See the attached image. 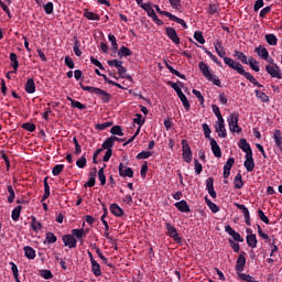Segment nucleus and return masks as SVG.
Masks as SVG:
<instances>
[{
	"label": "nucleus",
	"mask_w": 282,
	"mask_h": 282,
	"mask_svg": "<svg viewBox=\"0 0 282 282\" xmlns=\"http://www.w3.org/2000/svg\"><path fill=\"white\" fill-rule=\"evenodd\" d=\"M224 63H225V65H227V67H230V69H234L235 72L240 74V76H243L247 80H249V83H251V85H254L256 87H263V85H261L257 80V78H254L252 76V74H250L249 72H246V69H243V65H241V63L236 62L235 59H232L230 57H225Z\"/></svg>",
	"instance_id": "nucleus-1"
},
{
	"label": "nucleus",
	"mask_w": 282,
	"mask_h": 282,
	"mask_svg": "<svg viewBox=\"0 0 282 282\" xmlns=\"http://www.w3.org/2000/svg\"><path fill=\"white\" fill-rule=\"evenodd\" d=\"M80 89L83 91H88L89 94H95L100 100L105 104L111 102V94L107 93L106 90H102L101 88L94 87V86H85L83 83H79Z\"/></svg>",
	"instance_id": "nucleus-2"
},
{
	"label": "nucleus",
	"mask_w": 282,
	"mask_h": 282,
	"mask_svg": "<svg viewBox=\"0 0 282 282\" xmlns=\"http://www.w3.org/2000/svg\"><path fill=\"white\" fill-rule=\"evenodd\" d=\"M153 8L158 12V14H161L162 17H167L170 21H174L175 23H178V25H182L184 30H188V24H186V21L182 20V18H177V15H173V13L169 11H162V9H160V6L158 4H153Z\"/></svg>",
	"instance_id": "nucleus-3"
},
{
	"label": "nucleus",
	"mask_w": 282,
	"mask_h": 282,
	"mask_svg": "<svg viewBox=\"0 0 282 282\" xmlns=\"http://www.w3.org/2000/svg\"><path fill=\"white\" fill-rule=\"evenodd\" d=\"M182 151H183V160L187 164H191L193 162V151L191 150V145H188V141L186 139H183L182 142Z\"/></svg>",
	"instance_id": "nucleus-4"
},
{
	"label": "nucleus",
	"mask_w": 282,
	"mask_h": 282,
	"mask_svg": "<svg viewBox=\"0 0 282 282\" xmlns=\"http://www.w3.org/2000/svg\"><path fill=\"white\" fill-rule=\"evenodd\" d=\"M265 72L269 74V76H271V78H276L278 80L282 79L281 67L276 64L267 65Z\"/></svg>",
	"instance_id": "nucleus-5"
},
{
	"label": "nucleus",
	"mask_w": 282,
	"mask_h": 282,
	"mask_svg": "<svg viewBox=\"0 0 282 282\" xmlns=\"http://www.w3.org/2000/svg\"><path fill=\"white\" fill-rule=\"evenodd\" d=\"M165 229L167 230L169 237H171L176 243H182V237L177 232V229L171 225V223H165Z\"/></svg>",
	"instance_id": "nucleus-6"
},
{
	"label": "nucleus",
	"mask_w": 282,
	"mask_h": 282,
	"mask_svg": "<svg viewBox=\"0 0 282 282\" xmlns=\"http://www.w3.org/2000/svg\"><path fill=\"white\" fill-rule=\"evenodd\" d=\"M62 241L64 243V246H66L67 248H76L77 243H78V240H76V238H74L73 235L70 234H67V235H64L62 237Z\"/></svg>",
	"instance_id": "nucleus-7"
},
{
	"label": "nucleus",
	"mask_w": 282,
	"mask_h": 282,
	"mask_svg": "<svg viewBox=\"0 0 282 282\" xmlns=\"http://www.w3.org/2000/svg\"><path fill=\"white\" fill-rule=\"evenodd\" d=\"M166 36L174 43L175 45H180V36H177V31L174 28L166 26L165 28Z\"/></svg>",
	"instance_id": "nucleus-8"
},
{
	"label": "nucleus",
	"mask_w": 282,
	"mask_h": 282,
	"mask_svg": "<svg viewBox=\"0 0 282 282\" xmlns=\"http://www.w3.org/2000/svg\"><path fill=\"white\" fill-rule=\"evenodd\" d=\"M243 166L247 173H252V171H254V158L252 156V154L245 155Z\"/></svg>",
	"instance_id": "nucleus-9"
},
{
	"label": "nucleus",
	"mask_w": 282,
	"mask_h": 282,
	"mask_svg": "<svg viewBox=\"0 0 282 282\" xmlns=\"http://www.w3.org/2000/svg\"><path fill=\"white\" fill-rule=\"evenodd\" d=\"M225 232H228L230 237H232L234 241H239L243 243V237L239 232H237L230 225L225 226Z\"/></svg>",
	"instance_id": "nucleus-10"
},
{
	"label": "nucleus",
	"mask_w": 282,
	"mask_h": 282,
	"mask_svg": "<svg viewBox=\"0 0 282 282\" xmlns=\"http://www.w3.org/2000/svg\"><path fill=\"white\" fill-rule=\"evenodd\" d=\"M235 206H236V208H238V210H241V213L243 214L245 224H247V226H251L250 210L248 209V207H246V205H241L239 203H235Z\"/></svg>",
	"instance_id": "nucleus-11"
},
{
	"label": "nucleus",
	"mask_w": 282,
	"mask_h": 282,
	"mask_svg": "<svg viewBox=\"0 0 282 282\" xmlns=\"http://www.w3.org/2000/svg\"><path fill=\"white\" fill-rule=\"evenodd\" d=\"M198 69L202 72L203 76H205L207 80H210L213 74H210V67L208 66V64L199 62Z\"/></svg>",
	"instance_id": "nucleus-12"
},
{
	"label": "nucleus",
	"mask_w": 282,
	"mask_h": 282,
	"mask_svg": "<svg viewBox=\"0 0 282 282\" xmlns=\"http://www.w3.org/2000/svg\"><path fill=\"white\" fill-rule=\"evenodd\" d=\"M120 177H133V169L124 166L122 163L119 164Z\"/></svg>",
	"instance_id": "nucleus-13"
},
{
	"label": "nucleus",
	"mask_w": 282,
	"mask_h": 282,
	"mask_svg": "<svg viewBox=\"0 0 282 282\" xmlns=\"http://www.w3.org/2000/svg\"><path fill=\"white\" fill-rule=\"evenodd\" d=\"M72 236L74 238H76L78 241H80L83 243V239H85V237H87V230H85V228H80V229H72L70 231Z\"/></svg>",
	"instance_id": "nucleus-14"
},
{
	"label": "nucleus",
	"mask_w": 282,
	"mask_h": 282,
	"mask_svg": "<svg viewBox=\"0 0 282 282\" xmlns=\"http://www.w3.org/2000/svg\"><path fill=\"white\" fill-rule=\"evenodd\" d=\"M238 147L241 149V151H243V153H246V155L252 154V148L250 147V143H248V140L240 139Z\"/></svg>",
	"instance_id": "nucleus-15"
},
{
	"label": "nucleus",
	"mask_w": 282,
	"mask_h": 282,
	"mask_svg": "<svg viewBox=\"0 0 282 282\" xmlns=\"http://www.w3.org/2000/svg\"><path fill=\"white\" fill-rule=\"evenodd\" d=\"M210 147H212V153L215 155V158L220 159L221 158V148L217 143V140L210 139Z\"/></svg>",
	"instance_id": "nucleus-16"
},
{
	"label": "nucleus",
	"mask_w": 282,
	"mask_h": 282,
	"mask_svg": "<svg viewBox=\"0 0 282 282\" xmlns=\"http://www.w3.org/2000/svg\"><path fill=\"white\" fill-rule=\"evenodd\" d=\"M142 10H144L153 21L158 18V14L155 13V10H153V7L151 6V2L141 4Z\"/></svg>",
	"instance_id": "nucleus-17"
},
{
	"label": "nucleus",
	"mask_w": 282,
	"mask_h": 282,
	"mask_svg": "<svg viewBox=\"0 0 282 282\" xmlns=\"http://www.w3.org/2000/svg\"><path fill=\"white\" fill-rule=\"evenodd\" d=\"M174 206L175 208H177V210H180V213H191V207L188 206V203L184 199L175 203Z\"/></svg>",
	"instance_id": "nucleus-18"
},
{
	"label": "nucleus",
	"mask_w": 282,
	"mask_h": 282,
	"mask_svg": "<svg viewBox=\"0 0 282 282\" xmlns=\"http://www.w3.org/2000/svg\"><path fill=\"white\" fill-rule=\"evenodd\" d=\"M214 46H215V50H216L217 55H218L220 58L225 59V58L228 57V56H226V50H224V46L221 45V42H220V41H216V42L214 43Z\"/></svg>",
	"instance_id": "nucleus-19"
},
{
	"label": "nucleus",
	"mask_w": 282,
	"mask_h": 282,
	"mask_svg": "<svg viewBox=\"0 0 282 282\" xmlns=\"http://www.w3.org/2000/svg\"><path fill=\"white\" fill-rule=\"evenodd\" d=\"M243 268H246V257L240 254L236 262V272H238V274L243 272Z\"/></svg>",
	"instance_id": "nucleus-20"
},
{
	"label": "nucleus",
	"mask_w": 282,
	"mask_h": 282,
	"mask_svg": "<svg viewBox=\"0 0 282 282\" xmlns=\"http://www.w3.org/2000/svg\"><path fill=\"white\" fill-rule=\"evenodd\" d=\"M110 213H112L115 217H122L124 215V210L116 203L110 205Z\"/></svg>",
	"instance_id": "nucleus-21"
},
{
	"label": "nucleus",
	"mask_w": 282,
	"mask_h": 282,
	"mask_svg": "<svg viewBox=\"0 0 282 282\" xmlns=\"http://www.w3.org/2000/svg\"><path fill=\"white\" fill-rule=\"evenodd\" d=\"M256 54H258V56H261V58L263 61H268V58H270V53L268 52V48L262 47V46H258L254 50Z\"/></svg>",
	"instance_id": "nucleus-22"
},
{
	"label": "nucleus",
	"mask_w": 282,
	"mask_h": 282,
	"mask_svg": "<svg viewBox=\"0 0 282 282\" xmlns=\"http://www.w3.org/2000/svg\"><path fill=\"white\" fill-rule=\"evenodd\" d=\"M26 94H34L36 91V84L34 83V78H29L25 84Z\"/></svg>",
	"instance_id": "nucleus-23"
},
{
	"label": "nucleus",
	"mask_w": 282,
	"mask_h": 282,
	"mask_svg": "<svg viewBox=\"0 0 282 282\" xmlns=\"http://www.w3.org/2000/svg\"><path fill=\"white\" fill-rule=\"evenodd\" d=\"M24 251V257H26V259H36V250H34V248L30 247V246H25L23 248Z\"/></svg>",
	"instance_id": "nucleus-24"
},
{
	"label": "nucleus",
	"mask_w": 282,
	"mask_h": 282,
	"mask_svg": "<svg viewBox=\"0 0 282 282\" xmlns=\"http://www.w3.org/2000/svg\"><path fill=\"white\" fill-rule=\"evenodd\" d=\"M234 188L241 189L243 188V176L241 173H238L234 178Z\"/></svg>",
	"instance_id": "nucleus-25"
},
{
	"label": "nucleus",
	"mask_w": 282,
	"mask_h": 282,
	"mask_svg": "<svg viewBox=\"0 0 282 282\" xmlns=\"http://www.w3.org/2000/svg\"><path fill=\"white\" fill-rule=\"evenodd\" d=\"M67 100L70 102V106L74 109H80V111H83V109H87V106L85 104H80V101L74 100L72 97H67Z\"/></svg>",
	"instance_id": "nucleus-26"
},
{
	"label": "nucleus",
	"mask_w": 282,
	"mask_h": 282,
	"mask_svg": "<svg viewBox=\"0 0 282 282\" xmlns=\"http://www.w3.org/2000/svg\"><path fill=\"white\" fill-rule=\"evenodd\" d=\"M105 169H107V164H104V166L100 167L98 171V180L101 186H105V184H107V176H105Z\"/></svg>",
	"instance_id": "nucleus-27"
},
{
	"label": "nucleus",
	"mask_w": 282,
	"mask_h": 282,
	"mask_svg": "<svg viewBox=\"0 0 282 282\" xmlns=\"http://www.w3.org/2000/svg\"><path fill=\"white\" fill-rule=\"evenodd\" d=\"M247 239V246H249V248H257V235H247L246 237Z\"/></svg>",
	"instance_id": "nucleus-28"
},
{
	"label": "nucleus",
	"mask_w": 282,
	"mask_h": 282,
	"mask_svg": "<svg viewBox=\"0 0 282 282\" xmlns=\"http://www.w3.org/2000/svg\"><path fill=\"white\" fill-rule=\"evenodd\" d=\"M7 191L9 193V196H8V203L9 204H13L14 203V199L17 197V194L14 193V187H12L11 184L7 185Z\"/></svg>",
	"instance_id": "nucleus-29"
},
{
	"label": "nucleus",
	"mask_w": 282,
	"mask_h": 282,
	"mask_svg": "<svg viewBox=\"0 0 282 282\" xmlns=\"http://www.w3.org/2000/svg\"><path fill=\"white\" fill-rule=\"evenodd\" d=\"M91 272L95 276H102V271L100 270V263H98V261L91 262Z\"/></svg>",
	"instance_id": "nucleus-30"
},
{
	"label": "nucleus",
	"mask_w": 282,
	"mask_h": 282,
	"mask_svg": "<svg viewBox=\"0 0 282 282\" xmlns=\"http://www.w3.org/2000/svg\"><path fill=\"white\" fill-rule=\"evenodd\" d=\"M108 40L111 43L113 54H116V52H118V40L116 39V35L111 33L108 34Z\"/></svg>",
	"instance_id": "nucleus-31"
},
{
	"label": "nucleus",
	"mask_w": 282,
	"mask_h": 282,
	"mask_svg": "<svg viewBox=\"0 0 282 282\" xmlns=\"http://www.w3.org/2000/svg\"><path fill=\"white\" fill-rule=\"evenodd\" d=\"M84 17L85 19H88V21H100V15L91 11H85Z\"/></svg>",
	"instance_id": "nucleus-32"
},
{
	"label": "nucleus",
	"mask_w": 282,
	"mask_h": 282,
	"mask_svg": "<svg viewBox=\"0 0 282 282\" xmlns=\"http://www.w3.org/2000/svg\"><path fill=\"white\" fill-rule=\"evenodd\" d=\"M118 74H119L120 78H126V80L133 83V77L131 75H126L127 68L124 66L120 67V69L118 70Z\"/></svg>",
	"instance_id": "nucleus-33"
},
{
	"label": "nucleus",
	"mask_w": 282,
	"mask_h": 282,
	"mask_svg": "<svg viewBox=\"0 0 282 282\" xmlns=\"http://www.w3.org/2000/svg\"><path fill=\"white\" fill-rule=\"evenodd\" d=\"M215 131L218 133V138H227L226 126H215Z\"/></svg>",
	"instance_id": "nucleus-34"
},
{
	"label": "nucleus",
	"mask_w": 282,
	"mask_h": 282,
	"mask_svg": "<svg viewBox=\"0 0 282 282\" xmlns=\"http://www.w3.org/2000/svg\"><path fill=\"white\" fill-rule=\"evenodd\" d=\"M256 98L261 100V102H270V97L263 91L254 90Z\"/></svg>",
	"instance_id": "nucleus-35"
},
{
	"label": "nucleus",
	"mask_w": 282,
	"mask_h": 282,
	"mask_svg": "<svg viewBox=\"0 0 282 282\" xmlns=\"http://www.w3.org/2000/svg\"><path fill=\"white\" fill-rule=\"evenodd\" d=\"M22 206H17L13 210H12V214H11V219L13 221H19V217H21V210H22Z\"/></svg>",
	"instance_id": "nucleus-36"
},
{
	"label": "nucleus",
	"mask_w": 282,
	"mask_h": 282,
	"mask_svg": "<svg viewBox=\"0 0 282 282\" xmlns=\"http://www.w3.org/2000/svg\"><path fill=\"white\" fill-rule=\"evenodd\" d=\"M227 122L229 127H232L234 124L239 123V115L236 112H232L229 118L227 119Z\"/></svg>",
	"instance_id": "nucleus-37"
},
{
	"label": "nucleus",
	"mask_w": 282,
	"mask_h": 282,
	"mask_svg": "<svg viewBox=\"0 0 282 282\" xmlns=\"http://www.w3.org/2000/svg\"><path fill=\"white\" fill-rule=\"evenodd\" d=\"M132 55H133V53L127 46H121L119 52H118V56L120 58H122L123 56H132Z\"/></svg>",
	"instance_id": "nucleus-38"
},
{
	"label": "nucleus",
	"mask_w": 282,
	"mask_h": 282,
	"mask_svg": "<svg viewBox=\"0 0 282 282\" xmlns=\"http://www.w3.org/2000/svg\"><path fill=\"white\" fill-rule=\"evenodd\" d=\"M9 58L11 61V67L13 69H19V59L17 53H10Z\"/></svg>",
	"instance_id": "nucleus-39"
},
{
	"label": "nucleus",
	"mask_w": 282,
	"mask_h": 282,
	"mask_svg": "<svg viewBox=\"0 0 282 282\" xmlns=\"http://www.w3.org/2000/svg\"><path fill=\"white\" fill-rule=\"evenodd\" d=\"M248 65L250 66V68L253 72H260L259 62H257V59H254V57H252V56L249 57Z\"/></svg>",
	"instance_id": "nucleus-40"
},
{
	"label": "nucleus",
	"mask_w": 282,
	"mask_h": 282,
	"mask_svg": "<svg viewBox=\"0 0 282 282\" xmlns=\"http://www.w3.org/2000/svg\"><path fill=\"white\" fill-rule=\"evenodd\" d=\"M110 133L112 135H119L120 138H122V135H124V132L122 131V127L121 126H113L110 129Z\"/></svg>",
	"instance_id": "nucleus-41"
},
{
	"label": "nucleus",
	"mask_w": 282,
	"mask_h": 282,
	"mask_svg": "<svg viewBox=\"0 0 282 282\" xmlns=\"http://www.w3.org/2000/svg\"><path fill=\"white\" fill-rule=\"evenodd\" d=\"M203 131H204V135L207 140H215L213 137H210V133H213V131L210 130V127L208 126V123H203Z\"/></svg>",
	"instance_id": "nucleus-42"
},
{
	"label": "nucleus",
	"mask_w": 282,
	"mask_h": 282,
	"mask_svg": "<svg viewBox=\"0 0 282 282\" xmlns=\"http://www.w3.org/2000/svg\"><path fill=\"white\" fill-rule=\"evenodd\" d=\"M109 127H113V121H107L104 123H97L95 126V129H98V131H105V129H109Z\"/></svg>",
	"instance_id": "nucleus-43"
},
{
	"label": "nucleus",
	"mask_w": 282,
	"mask_h": 282,
	"mask_svg": "<svg viewBox=\"0 0 282 282\" xmlns=\"http://www.w3.org/2000/svg\"><path fill=\"white\" fill-rule=\"evenodd\" d=\"M73 50L75 52V56H83V51H80V41L75 37Z\"/></svg>",
	"instance_id": "nucleus-44"
},
{
	"label": "nucleus",
	"mask_w": 282,
	"mask_h": 282,
	"mask_svg": "<svg viewBox=\"0 0 282 282\" xmlns=\"http://www.w3.org/2000/svg\"><path fill=\"white\" fill-rule=\"evenodd\" d=\"M167 69L170 74H173L174 76H177L182 80H186V75L180 73L177 69L173 68V66H167Z\"/></svg>",
	"instance_id": "nucleus-45"
},
{
	"label": "nucleus",
	"mask_w": 282,
	"mask_h": 282,
	"mask_svg": "<svg viewBox=\"0 0 282 282\" xmlns=\"http://www.w3.org/2000/svg\"><path fill=\"white\" fill-rule=\"evenodd\" d=\"M167 69L170 74H173L174 76H177L182 80H186V75L180 73L177 69L173 68V66H167Z\"/></svg>",
	"instance_id": "nucleus-46"
},
{
	"label": "nucleus",
	"mask_w": 282,
	"mask_h": 282,
	"mask_svg": "<svg viewBox=\"0 0 282 282\" xmlns=\"http://www.w3.org/2000/svg\"><path fill=\"white\" fill-rule=\"evenodd\" d=\"M22 129H24L25 131H30V133H34V131H36V124L32 122H25L22 123Z\"/></svg>",
	"instance_id": "nucleus-47"
},
{
	"label": "nucleus",
	"mask_w": 282,
	"mask_h": 282,
	"mask_svg": "<svg viewBox=\"0 0 282 282\" xmlns=\"http://www.w3.org/2000/svg\"><path fill=\"white\" fill-rule=\"evenodd\" d=\"M113 140L111 139V137H109V138H107L105 141H104V143H102V145H101V149H104V150H111V148L113 147Z\"/></svg>",
	"instance_id": "nucleus-48"
},
{
	"label": "nucleus",
	"mask_w": 282,
	"mask_h": 282,
	"mask_svg": "<svg viewBox=\"0 0 282 282\" xmlns=\"http://www.w3.org/2000/svg\"><path fill=\"white\" fill-rule=\"evenodd\" d=\"M40 276H42V279H46V280L54 279V274L52 273L51 270H47V269L41 270Z\"/></svg>",
	"instance_id": "nucleus-49"
},
{
	"label": "nucleus",
	"mask_w": 282,
	"mask_h": 282,
	"mask_svg": "<svg viewBox=\"0 0 282 282\" xmlns=\"http://www.w3.org/2000/svg\"><path fill=\"white\" fill-rule=\"evenodd\" d=\"M265 41L269 45L274 46V45H276L279 40L276 39V35H274V34H267L265 35Z\"/></svg>",
	"instance_id": "nucleus-50"
},
{
	"label": "nucleus",
	"mask_w": 282,
	"mask_h": 282,
	"mask_svg": "<svg viewBox=\"0 0 282 282\" xmlns=\"http://www.w3.org/2000/svg\"><path fill=\"white\" fill-rule=\"evenodd\" d=\"M76 166H78V169H85V166H87V158L85 154L77 159Z\"/></svg>",
	"instance_id": "nucleus-51"
},
{
	"label": "nucleus",
	"mask_w": 282,
	"mask_h": 282,
	"mask_svg": "<svg viewBox=\"0 0 282 282\" xmlns=\"http://www.w3.org/2000/svg\"><path fill=\"white\" fill-rule=\"evenodd\" d=\"M194 39L195 41H197V43H199L200 45H204V43H206V40L204 39V34L199 31H196L194 33Z\"/></svg>",
	"instance_id": "nucleus-52"
},
{
	"label": "nucleus",
	"mask_w": 282,
	"mask_h": 282,
	"mask_svg": "<svg viewBox=\"0 0 282 282\" xmlns=\"http://www.w3.org/2000/svg\"><path fill=\"white\" fill-rule=\"evenodd\" d=\"M273 139H274V143H275L278 147H281V145H282L281 130H275V131H274Z\"/></svg>",
	"instance_id": "nucleus-53"
},
{
	"label": "nucleus",
	"mask_w": 282,
	"mask_h": 282,
	"mask_svg": "<svg viewBox=\"0 0 282 282\" xmlns=\"http://www.w3.org/2000/svg\"><path fill=\"white\" fill-rule=\"evenodd\" d=\"M153 155V152L142 151L137 155V160H149Z\"/></svg>",
	"instance_id": "nucleus-54"
},
{
	"label": "nucleus",
	"mask_w": 282,
	"mask_h": 282,
	"mask_svg": "<svg viewBox=\"0 0 282 282\" xmlns=\"http://www.w3.org/2000/svg\"><path fill=\"white\" fill-rule=\"evenodd\" d=\"M181 102L183 104V107L186 111H191V102L188 101V98L186 95H183V97L180 98Z\"/></svg>",
	"instance_id": "nucleus-55"
},
{
	"label": "nucleus",
	"mask_w": 282,
	"mask_h": 282,
	"mask_svg": "<svg viewBox=\"0 0 282 282\" xmlns=\"http://www.w3.org/2000/svg\"><path fill=\"white\" fill-rule=\"evenodd\" d=\"M238 279H240V281H246V282H254V278H252L249 274L246 273H238Z\"/></svg>",
	"instance_id": "nucleus-56"
},
{
	"label": "nucleus",
	"mask_w": 282,
	"mask_h": 282,
	"mask_svg": "<svg viewBox=\"0 0 282 282\" xmlns=\"http://www.w3.org/2000/svg\"><path fill=\"white\" fill-rule=\"evenodd\" d=\"M194 169L196 175H202V171H204V167L202 166V163L197 159L194 160Z\"/></svg>",
	"instance_id": "nucleus-57"
},
{
	"label": "nucleus",
	"mask_w": 282,
	"mask_h": 282,
	"mask_svg": "<svg viewBox=\"0 0 282 282\" xmlns=\"http://www.w3.org/2000/svg\"><path fill=\"white\" fill-rule=\"evenodd\" d=\"M219 13V4L210 3L208 6V14H217Z\"/></svg>",
	"instance_id": "nucleus-58"
},
{
	"label": "nucleus",
	"mask_w": 282,
	"mask_h": 282,
	"mask_svg": "<svg viewBox=\"0 0 282 282\" xmlns=\"http://www.w3.org/2000/svg\"><path fill=\"white\" fill-rule=\"evenodd\" d=\"M44 12L45 14H54V3L47 2L46 4H44Z\"/></svg>",
	"instance_id": "nucleus-59"
},
{
	"label": "nucleus",
	"mask_w": 282,
	"mask_h": 282,
	"mask_svg": "<svg viewBox=\"0 0 282 282\" xmlns=\"http://www.w3.org/2000/svg\"><path fill=\"white\" fill-rule=\"evenodd\" d=\"M174 10H182V0H169Z\"/></svg>",
	"instance_id": "nucleus-60"
},
{
	"label": "nucleus",
	"mask_w": 282,
	"mask_h": 282,
	"mask_svg": "<svg viewBox=\"0 0 282 282\" xmlns=\"http://www.w3.org/2000/svg\"><path fill=\"white\" fill-rule=\"evenodd\" d=\"M65 169V165L57 164L53 167L52 173L54 176H57L59 173H63V170Z\"/></svg>",
	"instance_id": "nucleus-61"
},
{
	"label": "nucleus",
	"mask_w": 282,
	"mask_h": 282,
	"mask_svg": "<svg viewBox=\"0 0 282 282\" xmlns=\"http://www.w3.org/2000/svg\"><path fill=\"white\" fill-rule=\"evenodd\" d=\"M31 226L35 232H39V230H41V228H42L41 223H39V220H36V217H32Z\"/></svg>",
	"instance_id": "nucleus-62"
},
{
	"label": "nucleus",
	"mask_w": 282,
	"mask_h": 282,
	"mask_svg": "<svg viewBox=\"0 0 282 282\" xmlns=\"http://www.w3.org/2000/svg\"><path fill=\"white\" fill-rule=\"evenodd\" d=\"M46 241L47 243H56L57 241L56 235H54L51 231L46 232Z\"/></svg>",
	"instance_id": "nucleus-63"
},
{
	"label": "nucleus",
	"mask_w": 282,
	"mask_h": 282,
	"mask_svg": "<svg viewBox=\"0 0 282 282\" xmlns=\"http://www.w3.org/2000/svg\"><path fill=\"white\" fill-rule=\"evenodd\" d=\"M65 65L68 69H74L75 64H74V59L69 56L65 57Z\"/></svg>",
	"instance_id": "nucleus-64"
}]
</instances>
